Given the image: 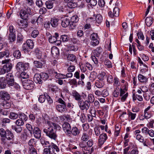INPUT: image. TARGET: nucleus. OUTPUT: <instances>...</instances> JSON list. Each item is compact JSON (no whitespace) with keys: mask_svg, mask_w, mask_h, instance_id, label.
Listing matches in <instances>:
<instances>
[{"mask_svg":"<svg viewBox=\"0 0 154 154\" xmlns=\"http://www.w3.org/2000/svg\"><path fill=\"white\" fill-rule=\"evenodd\" d=\"M46 123L48 125L49 127L44 128L43 130V132L50 138L56 140L57 135L54 129L59 130L61 127L57 124L50 121H47Z\"/></svg>","mask_w":154,"mask_h":154,"instance_id":"1","label":"nucleus"},{"mask_svg":"<svg viewBox=\"0 0 154 154\" xmlns=\"http://www.w3.org/2000/svg\"><path fill=\"white\" fill-rule=\"evenodd\" d=\"M14 137V136L12 133L10 134H8V135L1 138V143L5 147L9 146L13 143Z\"/></svg>","mask_w":154,"mask_h":154,"instance_id":"2","label":"nucleus"},{"mask_svg":"<svg viewBox=\"0 0 154 154\" xmlns=\"http://www.w3.org/2000/svg\"><path fill=\"white\" fill-rule=\"evenodd\" d=\"M58 102L60 104H58L56 106V109L59 112L63 113L67 110L66 103L61 98L58 100Z\"/></svg>","mask_w":154,"mask_h":154,"instance_id":"3","label":"nucleus"},{"mask_svg":"<svg viewBox=\"0 0 154 154\" xmlns=\"http://www.w3.org/2000/svg\"><path fill=\"white\" fill-rule=\"evenodd\" d=\"M22 85L24 88L27 90L32 89L34 86L33 82L28 79L24 80L23 82Z\"/></svg>","mask_w":154,"mask_h":154,"instance_id":"4","label":"nucleus"},{"mask_svg":"<svg viewBox=\"0 0 154 154\" xmlns=\"http://www.w3.org/2000/svg\"><path fill=\"white\" fill-rule=\"evenodd\" d=\"M29 66V64L28 63H23L19 62L16 65V69L19 71H22L26 70L28 69Z\"/></svg>","mask_w":154,"mask_h":154,"instance_id":"5","label":"nucleus"},{"mask_svg":"<svg viewBox=\"0 0 154 154\" xmlns=\"http://www.w3.org/2000/svg\"><path fill=\"white\" fill-rule=\"evenodd\" d=\"M30 8H28L25 9H22L19 12L20 16L21 18L25 20H27L29 17Z\"/></svg>","mask_w":154,"mask_h":154,"instance_id":"6","label":"nucleus"},{"mask_svg":"<svg viewBox=\"0 0 154 154\" xmlns=\"http://www.w3.org/2000/svg\"><path fill=\"white\" fill-rule=\"evenodd\" d=\"M78 105L82 110H88L90 106V104H89L88 102L87 101V100L83 101L82 100H81L79 102H78Z\"/></svg>","mask_w":154,"mask_h":154,"instance_id":"7","label":"nucleus"},{"mask_svg":"<svg viewBox=\"0 0 154 154\" xmlns=\"http://www.w3.org/2000/svg\"><path fill=\"white\" fill-rule=\"evenodd\" d=\"M10 61V59H7L2 61V64H5L3 66L5 73L9 72L12 68V64L9 63Z\"/></svg>","mask_w":154,"mask_h":154,"instance_id":"8","label":"nucleus"},{"mask_svg":"<svg viewBox=\"0 0 154 154\" xmlns=\"http://www.w3.org/2000/svg\"><path fill=\"white\" fill-rule=\"evenodd\" d=\"M90 38L92 40L90 43L92 45L95 46L99 44V41L98 40L99 37L97 33H93L91 35Z\"/></svg>","mask_w":154,"mask_h":154,"instance_id":"9","label":"nucleus"},{"mask_svg":"<svg viewBox=\"0 0 154 154\" xmlns=\"http://www.w3.org/2000/svg\"><path fill=\"white\" fill-rule=\"evenodd\" d=\"M5 80L9 86H13L14 83V79L13 74L11 73H8L7 74Z\"/></svg>","mask_w":154,"mask_h":154,"instance_id":"10","label":"nucleus"},{"mask_svg":"<svg viewBox=\"0 0 154 154\" xmlns=\"http://www.w3.org/2000/svg\"><path fill=\"white\" fill-rule=\"evenodd\" d=\"M107 138V136L106 133H103L100 135L98 140L99 145L100 147L103 144Z\"/></svg>","mask_w":154,"mask_h":154,"instance_id":"11","label":"nucleus"},{"mask_svg":"<svg viewBox=\"0 0 154 154\" xmlns=\"http://www.w3.org/2000/svg\"><path fill=\"white\" fill-rule=\"evenodd\" d=\"M0 97L2 99L5 100H8L11 98L10 94L4 91H0Z\"/></svg>","mask_w":154,"mask_h":154,"instance_id":"12","label":"nucleus"},{"mask_svg":"<svg viewBox=\"0 0 154 154\" xmlns=\"http://www.w3.org/2000/svg\"><path fill=\"white\" fill-rule=\"evenodd\" d=\"M50 152L52 154H57V152H59L60 149L58 147L53 143H51V145L49 148Z\"/></svg>","mask_w":154,"mask_h":154,"instance_id":"13","label":"nucleus"},{"mask_svg":"<svg viewBox=\"0 0 154 154\" xmlns=\"http://www.w3.org/2000/svg\"><path fill=\"white\" fill-rule=\"evenodd\" d=\"M64 1L66 3L67 6L69 8H75L77 6V4L74 2V0H64Z\"/></svg>","mask_w":154,"mask_h":154,"instance_id":"14","label":"nucleus"},{"mask_svg":"<svg viewBox=\"0 0 154 154\" xmlns=\"http://www.w3.org/2000/svg\"><path fill=\"white\" fill-rule=\"evenodd\" d=\"M84 141H82L79 143V146L82 148L83 152L86 153V154L89 153L90 148L88 147L86 143Z\"/></svg>","mask_w":154,"mask_h":154,"instance_id":"15","label":"nucleus"},{"mask_svg":"<svg viewBox=\"0 0 154 154\" xmlns=\"http://www.w3.org/2000/svg\"><path fill=\"white\" fill-rule=\"evenodd\" d=\"M34 136L36 139H39L41 136V131L39 128L37 127H34L33 131Z\"/></svg>","mask_w":154,"mask_h":154,"instance_id":"16","label":"nucleus"},{"mask_svg":"<svg viewBox=\"0 0 154 154\" xmlns=\"http://www.w3.org/2000/svg\"><path fill=\"white\" fill-rule=\"evenodd\" d=\"M23 20H18L17 24L21 28H24L27 27L28 25V23L27 21Z\"/></svg>","mask_w":154,"mask_h":154,"instance_id":"17","label":"nucleus"},{"mask_svg":"<svg viewBox=\"0 0 154 154\" xmlns=\"http://www.w3.org/2000/svg\"><path fill=\"white\" fill-rule=\"evenodd\" d=\"M80 133L79 130L76 127H73L71 129L70 132L69 133L68 135H70L72 134L73 136L78 135Z\"/></svg>","mask_w":154,"mask_h":154,"instance_id":"18","label":"nucleus"},{"mask_svg":"<svg viewBox=\"0 0 154 154\" xmlns=\"http://www.w3.org/2000/svg\"><path fill=\"white\" fill-rule=\"evenodd\" d=\"M72 95L75 100L78 102L82 100L81 95L75 90L72 91Z\"/></svg>","mask_w":154,"mask_h":154,"instance_id":"19","label":"nucleus"},{"mask_svg":"<svg viewBox=\"0 0 154 154\" xmlns=\"http://www.w3.org/2000/svg\"><path fill=\"white\" fill-rule=\"evenodd\" d=\"M62 127L65 133L68 135L71 129L70 125L68 123L66 122L63 125Z\"/></svg>","mask_w":154,"mask_h":154,"instance_id":"20","label":"nucleus"},{"mask_svg":"<svg viewBox=\"0 0 154 154\" xmlns=\"http://www.w3.org/2000/svg\"><path fill=\"white\" fill-rule=\"evenodd\" d=\"M120 93L119 95L122 97L121 101L122 102L124 101L126 99L128 96V92L126 93V91L124 90L121 88L120 90Z\"/></svg>","mask_w":154,"mask_h":154,"instance_id":"21","label":"nucleus"},{"mask_svg":"<svg viewBox=\"0 0 154 154\" xmlns=\"http://www.w3.org/2000/svg\"><path fill=\"white\" fill-rule=\"evenodd\" d=\"M7 82L4 77H0V88L4 89L6 88L7 84Z\"/></svg>","mask_w":154,"mask_h":154,"instance_id":"22","label":"nucleus"},{"mask_svg":"<svg viewBox=\"0 0 154 154\" xmlns=\"http://www.w3.org/2000/svg\"><path fill=\"white\" fill-rule=\"evenodd\" d=\"M12 133L9 130H6L5 131L3 128L0 129V135L2 138L8 135V134H11Z\"/></svg>","mask_w":154,"mask_h":154,"instance_id":"23","label":"nucleus"},{"mask_svg":"<svg viewBox=\"0 0 154 154\" xmlns=\"http://www.w3.org/2000/svg\"><path fill=\"white\" fill-rule=\"evenodd\" d=\"M69 25L71 26L73 25V24L70 23V20L69 19L66 18L62 20L61 22V25L63 27L66 28Z\"/></svg>","mask_w":154,"mask_h":154,"instance_id":"24","label":"nucleus"},{"mask_svg":"<svg viewBox=\"0 0 154 154\" xmlns=\"http://www.w3.org/2000/svg\"><path fill=\"white\" fill-rule=\"evenodd\" d=\"M34 80L36 83L41 84L42 83V80L40 74H36L35 75Z\"/></svg>","mask_w":154,"mask_h":154,"instance_id":"25","label":"nucleus"},{"mask_svg":"<svg viewBox=\"0 0 154 154\" xmlns=\"http://www.w3.org/2000/svg\"><path fill=\"white\" fill-rule=\"evenodd\" d=\"M137 78L139 81L143 84L146 83L148 81L147 77L141 74H139L138 75Z\"/></svg>","mask_w":154,"mask_h":154,"instance_id":"26","label":"nucleus"},{"mask_svg":"<svg viewBox=\"0 0 154 154\" xmlns=\"http://www.w3.org/2000/svg\"><path fill=\"white\" fill-rule=\"evenodd\" d=\"M59 20L57 18H51L50 23L51 26L54 27H56L59 24Z\"/></svg>","mask_w":154,"mask_h":154,"instance_id":"27","label":"nucleus"},{"mask_svg":"<svg viewBox=\"0 0 154 154\" xmlns=\"http://www.w3.org/2000/svg\"><path fill=\"white\" fill-rule=\"evenodd\" d=\"M51 53L53 56L57 57L59 54V49L56 47H53L51 49Z\"/></svg>","mask_w":154,"mask_h":154,"instance_id":"28","label":"nucleus"},{"mask_svg":"<svg viewBox=\"0 0 154 154\" xmlns=\"http://www.w3.org/2000/svg\"><path fill=\"white\" fill-rule=\"evenodd\" d=\"M40 142L44 147H48V148H49L51 145V143L50 144L49 141L45 140L43 138L40 139Z\"/></svg>","mask_w":154,"mask_h":154,"instance_id":"29","label":"nucleus"},{"mask_svg":"<svg viewBox=\"0 0 154 154\" xmlns=\"http://www.w3.org/2000/svg\"><path fill=\"white\" fill-rule=\"evenodd\" d=\"M132 98L134 102L137 100L140 101H142L143 99L142 96L135 93L133 94Z\"/></svg>","mask_w":154,"mask_h":154,"instance_id":"30","label":"nucleus"},{"mask_svg":"<svg viewBox=\"0 0 154 154\" xmlns=\"http://www.w3.org/2000/svg\"><path fill=\"white\" fill-rule=\"evenodd\" d=\"M34 52L35 54L36 57L38 59H40L42 56L41 49L39 48H36L34 50Z\"/></svg>","mask_w":154,"mask_h":154,"instance_id":"31","label":"nucleus"},{"mask_svg":"<svg viewBox=\"0 0 154 154\" xmlns=\"http://www.w3.org/2000/svg\"><path fill=\"white\" fill-rule=\"evenodd\" d=\"M10 54V51L8 50H6L5 51L0 52V59L3 58L4 56L7 58L8 57Z\"/></svg>","mask_w":154,"mask_h":154,"instance_id":"32","label":"nucleus"},{"mask_svg":"<svg viewBox=\"0 0 154 154\" xmlns=\"http://www.w3.org/2000/svg\"><path fill=\"white\" fill-rule=\"evenodd\" d=\"M127 115L129 120H133L135 119L137 115L136 113H133L130 111H128Z\"/></svg>","mask_w":154,"mask_h":154,"instance_id":"33","label":"nucleus"},{"mask_svg":"<svg viewBox=\"0 0 154 154\" xmlns=\"http://www.w3.org/2000/svg\"><path fill=\"white\" fill-rule=\"evenodd\" d=\"M89 137V136L88 134L84 132L82 135L81 140L83 141L86 142L88 140Z\"/></svg>","mask_w":154,"mask_h":154,"instance_id":"34","label":"nucleus"},{"mask_svg":"<svg viewBox=\"0 0 154 154\" xmlns=\"http://www.w3.org/2000/svg\"><path fill=\"white\" fill-rule=\"evenodd\" d=\"M19 118L21 120H22L24 122L26 121L28 119V117L24 113L20 112L18 114Z\"/></svg>","mask_w":154,"mask_h":154,"instance_id":"35","label":"nucleus"},{"mask_svg":"<svg viewBox=\"0 0 154 154\" xmlns=\"http://www.w3.org/2000/svg\"><path fill=\"white\" fill-rule=\"evenodd\" d=\"M95 86L98 88H100L103 87L104 85V83L103 80L99 79L97 80L95 83Z\"/></svg>","mask_w":154,"mask_h":154,"instance_id":"36","label":"nucleus"},{"mask_svg":"<svg viewBox=\"0 0 154 154\" xmlns=\"http://www.w3.org/2000/svg\"><path fill=\"white\" fill-rule=\"evenodd\" d=\"M78 20V18L77 16L75 15L72 17L70 19V22L71 23L73 24V25L72 26H75V23L77 22Z\"/></svg>","mask_w":154,"mask_h":154,"instance_id":"37","label":"nucleus"},{"mask_svg":"<svg viewBox=\"0 0 154 154\" xmlns=\"http://www.w3.org/2000/svg\"><path fill=\"white\" fill-rule=\"evenodd\" d=\"M145 22L148 26H150L153 23V19L152 17H147L145 20Z\"/></svg>","mask_w":154,"mask_h":154,"instance_id":"38","label":"nucleus"},{"mask_svg":"<svg viewBox=\"0 0 154 154\" xmlns=\"http://www.w3.org/2000/svg\"><path fill=\"white\" fill-rule=\"evenodd\" d=\"M102 51V49L101 48H97L95 50H94V55L97 57H98L101 53Z\"/></svg>","mask_w":154,"mask_h":154,"instance_id":"39","label":"nucleus"},{"mask_svg":"<svg viewBox=\"0 0 154 154\" xmlns=\"http://www.w3.org/2000/svg\"><path fill=\"white\" fill-rule=\"evenodd\" d=\"M94 100V97L93 95L91 94H88V100H87V101L88 102L89 104L93 103Z\"/></svg>","mask_w":154,"mask_h":154,"instance_id":"40","label":"nucleus"},{"mask_svg":"<svg viewBox=\"0 0 154 154\" xmlns=\"http://www.w3.org/2000/svg\"><path fill=\"white\" fill-rule=\"evenodd\" d=\"M27 46L29 49H32L34 47V43L33 41L31 39H28L26 42Z\"/></svg>","mask_w":154,"mask_h":154,"instance_id":"41","label":"nucleus"},{"mask_svg":"<svg viewBox=\"0 0 154 154\" xmlns=\"http://www.w3.org/2000/svg\"><path fill=\"white\" fill-rule=\"evenodd\" d=\"M45 5L48 9H51L53 7L54 2L52 1H48L46 2Z\"/></svg>","mask_w":154,"mask_h":154,"instance_id":"42","label":"nucleus"},{"mask_svg":"<svg viewBox=\"0 0 154 154\" xmlns=\"http://www.w3.org/2000/svg\"><path fill=\"white\" fill-rule=\"evenodd\" d=\"M76 58V56L73 54H69L67 56V60L72 62L75 61Z\"/></svg>","mask_w":154,"mask_h":154,"instance_id":"43","label":"nucleus"},{"mask_svg":"<svg viewBox=\"0 0 154 154\" xmlns=\"http://www.w3.org/2000/svg\"><path fill=\"white\" fill-rule=\"evenodd\" d=\"M29 134L27 131H24L20 136L21 139L25 141L28 137Z\"/></svg>","mask_w":154,"mask_h":154,"instance_id":"44","label":"nucleus"},{"mask_svg":"<svg viewBox=\"0 0 154 154\" xmlns=\"http://www.w3.org/2000/svg\"><path fill=\"white\" fill-rule=\"evenodd\" d=\"M15 34H9L8 39L10 42H12L15 40Z\"/></svg>","mask_w":154,"mask_h":154,"instance_id":"45","label":"nucleus"},{"mask_svg":"<svg viewBox=\"0 0 154 154\" xmlns=\"http://www.w3.org/2000/svg\"><path fill=\"white\" fill-rule=\"evenodd\" d=\"M18 114L14 112H11L10 114V118L12 119H16L18 117Z\"/></svg>","mask_w":154,"mask_h":154,"instance_id":"46","label":"nucleus"},{"mask_svg":"<svg viewBox=\"0 0 154 154\" xmlns=\"http://www.w3.org/2000/svg\"><path fill=\"white\" fill-rule=\"evenodd\" d=\"M13 55L17 59H19L21 56V52L19 50H16L14 52Z\"/></svg>","mask_w":154,"mask_h":154,"instance_id":"47","label":"nucleus"},{"mask_svg":"<svg viewBox=\"0 0 154 154\" xmlns=\"http://www.w3.org/2000/svg\"><path fill=\"white\" fill-rule=\"evenodd\" d=\"M69 83L70 85L76 87L77 85V82L75 79H69Z\"/></svg>","mask_w":154,"mask_h":154,"instance_id":"48","label":"nucleus"},{"mask_svg":"<svg viewBox=\"0 0 154 154\" xmlns=\"http://www.w3.org/2000/svg\"><path fill=\"white\" fill-rule=\"evenodd\" d=\"M119 92L120 89L119 88H115L113 92V96L115 97H118L119 95Z\"/></svg>","mask_w":154,"mask_h":154,"instance_id":"49","label":"nucleus"},{"mask_svg":"<svg viewBox=\"0 0 154 154\" xmlns=\"http://www.w3.org/2000/svg\"><path fill=\"white\" fill-rule=\"evenodd\" d=\"M23 36L20 33H18L17 36V42L20 43L22 42Z\"/></svg>","mask_w":154,"mask_h":154,"instance_id":"50","label":"nucleus"},{"mask_svg":"<svg viewBox=\"0 0 154 154\" xmlns=\"http://www.w3.org/2000/svg\"><path fill=\"white\" fill-rule=\"evenodd\" d=\"M35 140L34 139H31L28 142L29 147H34L35 144Z\"/></svg>","mask_w":154,"mask_h":154,"instance_id":"51","label":"nucleus"},{"mask_svg":"<svg viewBox=\"0 0 154 154\" xmlns=\"http://www.w3.org/2000/svg\"><path fill=\"white\" fill-rule=\"evenodd\" d=\"M96 22L98 23H101L102 20L103 19L102 16L100 14H97L96 17Z\"/></svg>","mask_w":154,"mask_h":154,"instance_id":"52","label":"nucleus"},{"mask_svg":"<svg viewBox=\"0 0 154 154\" xmlns=\"http://www.w3.org/2000/svg\"><path fill=\"white\" fill-rule=\"evenodd\" d=\"M41 76L42 80H45L48 79V75L45 72H41L40 73Z\"/></svg>","mask_w":154,"mask_h":154,"instance_id":"53","label":"nucleus"},{"mask_svg":"<svg viewBox=\"0 0 154 154\" xmlns=\"http://www.w3.org/2000/svg\"><path fill=\"white\" fill-rule=\"evenodd\" d=\"M39 32L38 30H33L31 33V36L33 38L36 37L38 35Z\"/></svg>","mask_w":154,"mask_h":154,"instance_id":"54","label":"nucleus"},{"mask_svg":"<svg viewBox=\"0 0 154 154\" xmlns=\"http://www.w3.org/2000/svg\"><path fill=\"white\" fill-rule=\"evenodd\" d=\"M95 134L96 136H99L100 134V129L98 126L94 128Z\"/></svg>","mask_w":154,"mask_h":154,"instance_id":"55","label":"nucleus"},{"mask_svg":"<svg viewBox=\"0 0 154 154\" xmlns=\"http://www.w3.org/2000/svg\"><path fill=\"white\" fill-rule=\"evenodd\" d=\"M69 39L68 36L66 35H63L61 36L60 37V40L62 42H64L68 41Z\"/></svg>","mask_w":154,"mask_h":154,"instance_id":"56","label":"nucleus"},{"mask_svg":"<svg viewBox=\"0 0 154 154\" xmlns=\"http://www.w3.org/2000/svg\"><path fill=\"white\" fill-rule=\"evenodd\" d=\"M54 77L57 79H65L64 77V74L60 73H58L57 72H54Z\"/></svg>","mask_w":154,"mask_h":154,"instance_id":"57","label":"nucleus"},{"mask_svg":"<svg viewBox=\"0 0 154 154\" xmlns=\"http://www.w3.org/2000/svg\"><path fill=\"white\" fill-rule=\"evenodd\" d=\"M22 48L23 51L25 53H28L29 51V48H28L27 46V45H26L25 43L23 44L22 47Z\"/></svg>","mask_w":154,"mask_h":154,"instance_id":"58","label":"nucleus"},{"mask_svg":"<svg viewBox=\"0 0 154 154\" xmlns=\"http://www.w3.org/2000/svg\"><path fill=\"white\" fill-rule=\"evenodd\" d=\"M15 124L19 126L23 125L24 124V122L22 120L20 119H17L15 122Z\"/></svg>","mask_w":154,"mask_h":154,"instance_id":"59","label":"nucleus"},{"mask_svg":"<svg viewBox=\"0 0 154 154\" xmlns=\"http://www.w3.org/2000/svg\"><path fill=\"white\" fill-rule=\"evenodd\" d=\"M34 65L37 68H41L42 67V64L40 61H35L34 62Z\"/></svg>","mask_w":154,"mask_h":154,"instance_id":"60","label":"nucleus"},{"mask_svg":"<svg viewBox=\"0 0 154 154\" xmlns=\"http://www.w3.org/2000/svg\"><path fill=\"white\" fill-rule=\"evenodd\" d=\"M68 51H75L78 50V48L76 46L73 45L70 46L68 48Z\"/></svg>","mask_w":154,"mask_h":154,"instance_id":"61","label":"nucleus"},{"mask_svg":"<svg viewBox=\"0 0 154 154\" xmlns=\"http://www.w3.org/2000/svg\"><path fill=\"white\" fill-rule=\"evenodd\" d=\"M26 128L29 131L30 134L32 135V134L33 131V130L32 126L30 124H27L26 125Z\"/></svg>","mask_w":154,"mask_h":154,"instance_id":"62","label":"nucleus"},{"mask_svg":"<svg viewBox=\"0 0 154 154\" xmlns=\"http://www.w3.org/2000/svg\"><path fill=\"white\" fill-rule=\"evenodd\" d=\"M104 64L108 68L111 67L112 66L111 62L109 60H105Z\"/></svg>","mask_w":154,"mask_h":154,"instance_id":"63","label":"nucleus"},{"mask_svg":"<svg viewBox=\"0 0 154 154\" xmlns=\"http://www.w3.org/2000/svg\"><path fill=\"white\" fill-rule=\"evenodd\" d=\"M114 15L116 17H118L119 15V9L118 8L115 7L113 11Z\"/></svg>","mask_w":154,"mask_h":154,"instance_id":"64","label":"nucleus"}]
</instances>
